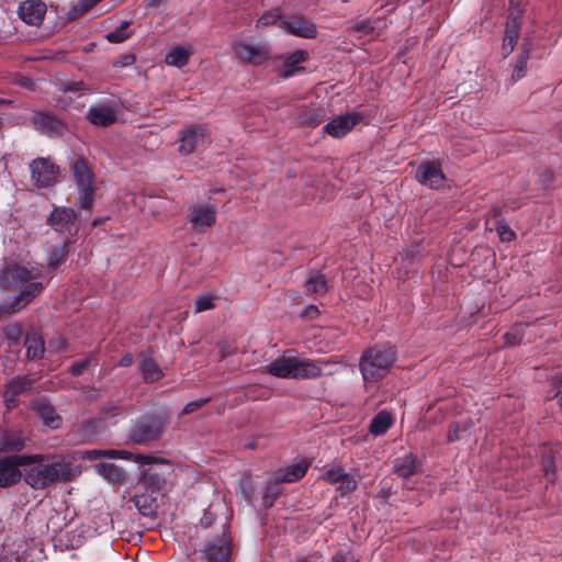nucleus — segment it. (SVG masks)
I'll use <instances>...</instances> for the list:
<instances>
[{
	"instance_id": "nucleus-57",
	"label": "nucleus",
	"mask_w": 562,
	"mask_h": 562,
	"mask_svg": "<svg viewBox=\"0 0 562 562\" xmlns=\"http://www.w3.org/2000/svg\"><path fill=\"white\" fill-rule=\"evenodd\" d=\"M331 562H355V561H353V557L350 554V552L340 550L333 555Z\"/></svg>"
},
{
	"instance_id": "nucleus-21",
	"label": "nucleus",
	"mask_w": 562,
	"mask_h": 562,
	"mask_svg": "<svg viewBox=\"0 0 562 562\" xmlns=\"http://www.w3.org/2000/svg\"><path fill=\"white\" fill-rule=\"evenodd\" d=\"M209 562H226L231 554V540L223 533L221 538L210 542L203 550Z\"/></svg>"
},
{
	"instance_id": "nucleus-1",
	"label": "nucleus",
	"mask_w": 562,
	"mask_h": 562,
	"mask_svg": "<svg viewBox=\"0 0 562 562\" xmlns=\"http://www.w3.org/2000/svg\"><path fill=\"white\" fill-rule=\"evenodd\" d=\"M26 457L34 459L23 465V481L33 490H45L58 482L68 483L74 480L72 467L61 456L33 453Z\"/></svg>"
},
{
	"instance_id": "nucleus-50",
	"label": "nucleus",
	"mask_w": 562,
	"mask_h": 562,
	"mask_svg": "<svg viewBox=\"0 0 562 562\" xmlns=\"http://www.w3.org/2000/svg\"><path fill=\"white\" fill-rule=\"evenodd\" d=\"M92 360H93V355H90L89 357H87L85 359L74 362L69 368L70 374L72 376H80L89 368Z\"/></svg>"
},
{
	"instance_id": "nucleus-47",
	"label": "nucleus",
	"mask_w": 562,
	"mask_h": 562,
	"mask_svg": "<svg viewBox=\"0 0 562 562\" xmlns=\"http://www.w3.org/2000/svg\"><path fill=\"white\" fill-rule=\"evenodd\" d=\"M120 414V406L114 403L104 404L99 412L97 422L105 423Z\"/></svg>"
},
{
	"instance_id": "nucleus-44",
	"label": "nucleus",
	"mask_w": 562,
	"mask_h": 562,
	"mask_svg": "<svg viewBox=\"0 0 562 562\" xmlns=\"http://www.w3.org/2000/svg\"><path fill=\"white\" fill-rule=\"evenodd\" d=\"M5 339L9 340L11 346H16L20 344L23 331L19 324H10L3 327L2 329Z\"/></svg>"
},
{
	"instance_id": "nucleus-12",
	"label": "nucleus",
	"mask_w": 562,
	"mask_h": 562,
	"mask_svg": "<svg viewBox=\"0 0 562 562\" xmlns=\"http://www.w3.org/2000/svg\"><path fill=\"white\" fill-rule=\"evenodd\" d=\"M233 49L238 59L243 63L255 66L262 65L269 59V48L266 44H250L247 42H235Z\"/></svg>"
},
{
	"instance_id": "nucleus-36",
	"label": "nucleus",
	"mask_w": 562,
	"mask_h": 562,
	"mask_svg": "<svg viewBox=\"0 0 562 562\" xmlns=\"http://www.w3.org/2000/svg\"><path fill=\"white\" fill-rule=\"evenodd\" d=\"M71 244L70 239H67L60 246H56L53 248L49 261H48V270L53 271L59 267L63 262L66 261L69 254V246Z\"/></svg>"
},
{
	"instance_id": "nucleus-15",
	"label": "nucleus",
	"mask_w": 562,
	"mask_h": 562,
	"mask_svg": "<svg viewBox=\"0 0 562 562\" xmlns=\"http://www.w3.org/2000/svg\"><path fill=\"white\" fill-rule=\"evenodd\" d=\"M416 180L430 189H439L443 187L446 177L436 161H424L422 162L415 175Z\"/></svg>"
},
{
	"instance_id": "nucleus-24",
	"label": "nucleus",
	"mask_w": 562,
	"mask_h": 562,
	"mask_svg": "<svg viewBox=\"0 0 562 562\" xmlns=\"http://www.w3.org/2000/svg\"><path fill=\"white\" fill-rule=\"evenodd\" d=\"M132 502L140 515L149 518L156 517L159 507L158 495L144 491L143 493L135 494L132 497Z\"/></svg>"
},
{
	"instance_id": "nucleus-9",
	"label": "nucleus",
	"mask_w": 562,
	"mask_h": 562,
	"mask_svg": "<svg viewBox=\"0 0 562 562\" xmlns=\"http://www.w3.org/2000/svg\"><path fill=\"white\" fill-rule=\"evenodd\" d=\"M32 439L22 429L5 428L0 430V453L21 454Z\"/></svg>"
},
{
	"instance_id": "nucleus-45",
	"label": "nucleus",
	"mask_w": 562,
	"mask_h": 562,
	"mask_svg": "<svg viewBox=\"0 0 562 562\" xmlns=\"http://www.w3.org/2000/svg\"><path fill=\"white\" fill-rule=\"evenodd\" d=\"M347 474L348 473L345 472L341 467H334L326 470L323 473L322 479L329 484H338L347 476Z\"/></svg>"
},
{
	"instance_id": "nucleus-5",
	"label": "nucleus",
	"mask_w": 562,
	"mask_h": 562,
	"mask_svg": "<svg viewBox=\"0 0 562 562\" xmlns=\"http://www.w3.org/2000/svg\"><path fill=\"white\" fill-rule=\"evenodd\" d=\"M34 458L26 454H5L0 458V488H9L23 480V465Z\"/></svg>"
},
{
	"instance_id": "nucleus-40",
	"label": "nucleus",
	"mask_w": 562,
	"mask_h": 562,
	"mask_svg": "<svg viewBox=\"0 0 562 562\" xmlns=\"http://www.w3.org/2000/svg\"><path fill=\"white\" fill-rule=\"evenodd\" d=\"M38 414L44 424L53 429L57 428L60 423V417L56 414L54 407L49 404H41L38 406Z\"/></svg>"
},
{
	"instance_id": "nucleus-32",
	"label": "nucleus",
	"mask_w": 562,
	"mask_h": 562,
	"mask_svg": "<svg viewBox=\"0 0 562 562\" xmlns=\"http://www.w3.org/2000/svg\"><path fill=\"white\" fill-rule=\"evenodd\" d=\"M308 58V53L303 49L295 50L291 53L286 58L284 59L283 64V76L285 78L294 76L296 72L303 70L302 67H300V64L304 63Z\"/></svg>"
},
{
	"instance_id": "nucleus-18",
	"label": "nucleus",
	"mask_w": 562,
	"mask_h": 562,
	"mask_svg": "<svg viewBox=\"0 0 562 562\" xmlns=\"http://www.w3.org/2000/svg\"><path fill=\"white\" fill-rule=\"evenodd\" d=\"M205 128L202 125H192L186 127L179 133V153L189 155L194 151L196 146L204 138Z\"/></svg>"
},
{
	"instance_id": "nucleus-63",
	"label": "nucleus",
	"mask_w": 562,
	"mask_h": 562,
	"mask_svg": "<svg viewBox=\"0 0 562 562\" xmlns=\"http://www.w3.org/2000/svg\"><path fill=\"white\" fill-rule=\"evenodd\" d=\"M105 452L104 451H101V450H91V451H88L87 452V456L90 460H95L97 458H99L100 456L104 454Z\"/></svg>"
},
{
	"instance_id": "nucleus-6",
	"label": "nucleus",
	"mask_w": 562,
	"mask_h": 562,
	"mask_svg": "<svg viewBox=\"0 0 562 562\" xmlns=\"http://www.w3.org/2000/svg\"><path fill=\"white\" fill-rule=\"evenodd\" d=\"M31 180L40 189L53 187L57 182L59 166L49 157H38L30 162Z\"/></svg>"
},
{
	"instance_id": "nucleus-28",
	"label": "nucleus",
	"mask_w": 562,
	"mask_h": 562,
	"mask_svg": "<svg viewBox=\"0 0 562 562\" xmlns=\"http://www.w3.org/2000/svg\"><path fill=\"white\" fill-rule=\"evenodd\" d=\"M322 360H300L295 359L294 379H315L322 375Z\"/></svg>"
},
{
	"instance_id": "nucleus-23",
	"label": "nucleus",
	"mask_w": 562,
	"mask_h": 562,
	"mask_svg": "<svg viewBox=\"0 0 562 562\" xmlns=\"http://www.w3.org/2000/svg\"><path fill=\"white\" fill-rule=\"evenodd\" d=\"M422 462L413 453H406L394 460L393 472L402 477L409 479L420 471Z\"/></svg>"
},
{
	"instance_id": "nucleus-34",
	"label": "nucleus",
	"mask_w": 562,
	"mask_h": 562,
	"mask_svg": "<svg viewBox=\"0 0 562 562\" xmlns=\"http://www.w3.org/2000/svg\"><path fill=\"white\" fill-rule=\"evenodd\" d=\"M24 346L26 348V357L29 359L35 360L43 357L45 346L42 337L37 333H27L25 336Z\"/></svg>"
},
{
	"instance_id": "nucleus-7",
	"label": "nucleus",
	"mask_w": 562,
	"mask_h": 562,
	"mask_svg": "<svg viewBox=\"0 0 562 562\" xmlns=\"http://www.w3.org/2000/svg\"><path fill=\"white\" fill-rule=\"evenodd\" d=\"M40 277L41 272L37 270H32L18 263H10L3 268L0 274V283L2 288L12 290L23 284L26 286L32 282H40L37 280Z\"/></svg>"
},
{
	"instance_id": "nucleus-49",
	"label": "nucleus",
	"mask_w": 562,
	"mask_h": 562,
	"mask_svg": "<svg viewBox=\"0 0 562 562\" xmlns=\"http://www.w3.org/2000/svg\"><path fill=\"white\" fill-rule=\"evenodd\" d=\"M99 472L112 482L119 481L122 476L121 470L115 464H100Z\"/></svg>"
},
{
	"instance_id": "nucleus-11",
	"label": "nucleus",
	"mask_w": 562,
	"mask_h": 562,
	"mask_svg": "<svg viewBox=\"0 0 562 562\" xmlns=\"http://www.w3.org/2000/svg\"><path fill=\"white\" fill-rule=\"evenodd\" d=\"M364 115L358 111H349L331 119L324 131L335 138L345 137L356 125L361 123Z\"/></svg>"
},
{
	"instance_id": "nucleus-19",
	"label": "nucleus",
	"mask_w": 562,
	"mask_h": 562,
	"mask_svg": "<svg viewBox=\"0 0 562 562\" xmlns=\"http://www.w3.org/2000/svg\"><path fill=\"white\" fill-rule=\"evenodd\" d=\"M76 217L77 213L72 207L59 206L54 207V210L50 213V216L47 220V223L56 232H70L71 227L74 226Z\"/></svg>"
},
{
	"instance_id": "nucleus-46",
	"label": "nucleus",
	"mask_w": 562,
	"mask_h": 562,
	"mask_svg": "<svg viewBox=\"0 0 562 562\" xmlns=\"http://www.w3.org/2000/svg\"><path fill=\"white\" fill-rule=\"evenodd\" d=\"M358 487V481L351 474H347V476L339 483L337 488L339 496L345 497L355 492Z\"/></svg>"
},
{
	"instance_id": "nucleus-59",
	"label": "nucleus",
	"mask_w": 562,
	"mask_h": 562,
	"mask_svg": "<svg viewBox=\"0 0 562 562\" xmlns=\"http://www.w3.org/2000/svg\"><path fill=\"white\" fill-rule=\"evenodd\" d=\"M133 363L132 353H125L119 361L120 367H130Z\"/></svg>"
},
{
	"instance_id": "nucleus-41",
	"label": "nucleus",
	"mask_w": 562,
	"mask_h": 562,
	"mask_svg": "<svg viewBox=\"0 0 562 562\" xmlns=\"http://www.w3.org/2000/svg\"><path fill=\"white\" fill-rule=\"evenodd\" d=\"M528 59H529V50L524 49L519 54L516 65L514 67L513 74H512V80L514 82L518 81L519 79H521L525 76Z\"/></svg>"
},
{
	"instance_id": "nucleus-38",
	"label": "nucleus",
	"mask_w": 562,
	"mask_h": 562,
	"mask_svg": "<svg viewBox=\"0 0 562 562\" xmlns=\"http://www.w3.org/2000/svg\"><path fill=\"white\" fill-rule=\"evenodd\" d=\"M282 482L278 481V477L274 476L273 481L269 482L265 491L262 493V505L265 508H270L273 506L274 502L281 494V484Z\"/></svg>"
},
{
	"instance_id": "nucleus-25",
	"label": "nucleus",
	"mask_w": 562,
	"mask_h": 562,
	"mask_svg": "<svg viewBox=\"0 0 562 562\" xmlns=\"http://www.w3.org/2000/svg\"><path fill=\"white\" fill-rule=\"evenodd\" d=\"M138 484L145 492L159 495L161 488L166 484V479L164 474L158 472L156 469L148 468L142 472Z\"/></svg>"
},
{
	"instance_id": "nucleus-53",
	"label": "nucleus",
	"mask_w": 562,
	"mask_h": 562,
	"mask_svg": "<svg viewBox=\"0 0 562 562\" xmlns=\"http://www.w3.org/2000/svg\"><path fill=\"white\" fill-rule=\"evenodd\" d=\"M214 306L213 299L211 295L202 294L199 295L195 300V311L203 312L210 310Z\"/></svg>"
},
{
	"instance_id": "nucleus-35",
	"label": "nucleus",
	"mask_w": 562,
	"mask_h": 562,
	"mask_svg": "<svg viewBox=\"0 0 562 562\" xmlns=\"http://www.w3.org/2000/svg\"><path fill=\"white\" fill-rule=\"evenodd\" d=\"M190 50L182 47L176 46L172 47L165 57V61L167 65L175 66L181 68L186 66L189 61Z\"/></svg>"
},
{
	"instance_id": "nucleus-17",
	"label": "nucleus",
	"mask_w": 562,
	"mask_h": 562,
	"mask_svg": "<svg viewBox=\"0 0 562 562\" xmlns=\"http://www.w3.org/2000/svg\"><path fill=\"white\" fill-rule=\"evenodd\" d=\"M326 115V111L321 105H302L294 113V121L299 126L316 127Z\"/></svg>"
},
{
	"instance_id": "nucleus-30",
	"label": "nucleus",
	"mask_w": 562,
	"mask_h": 562,
	"mask_svg": "<svg viewBox=\"0 0 562 562\" xmlns=\"http://www.w3.org/2000/svg\"><path fill=\"white\" fill-rule=\"evenodd\" d=\"M308 469V463L305 461H300L296 463H292L284 469H281L276 476L279 482L282 483H292L302 479Z\"/></svg>"
},
{
	"instance_id": "nucleus-61",
	"label": "nucleus",
	"mask_w": 562,
	"mask_h": 562,
	"mask_svg": "<svg viewBox=\"0 0 562 562\" xmlns=\"http://www.w3.org/2000/svg\"><path fill=\"white\" fill-rule=\"evenodd\" d=\"M136 461L139 462L140 464H150L153 462V459L149 456L137 454Z\"/></svg>"
},
{
	"instance_id": "nucleus-48",
	"label": "nucleus",
	"mask_w": 562,
	"mask_h": 562,
	"mask_svg": "<svg viewBox=\"0 0 562 562\" xmlns=\"http://www.w3.org/2000/svg\"><path fill=\"white\" fill-rule=\"evenodd\" d=\"M127 26H128V22H123V24L121 26L116 27L112 32H109L105 35V38L110 43H122V42H124L130 36L128 33L126 32Z\"/></svg>"
},
{
	"instance_id": "nucleus-14",
	"label": "nucleus",
	"mask_w": 562,
	"mask_h": 562,
	"mask_svg": "<svg viewBox=\"0 0 562 562\" xmlns=\"http://www.w3.org/2000/svg\"><path fill=\"white\" fill-rule=\"evenodd\" d=\"M43 290L42 282H32L24 286L10 305L0 304V319L2 316L13 314L31 303Z\"/></svg>"
},
{
	"instance_id": "nucleus-43",
	"label": "nucleus",
	"mask_w": 562,
	"mask_h": 562,
	"mask_svg": "<svg viewBox=\"0 0 562 562\" xmlns=\"http://www.w3.org/2000/svg\"><path fill=\"white\" fill-rule=\"evenodd\" d=\"M470 428V423L468 422H457L450 424L447 434L448 442H456L461 439V432L468 431Z\"/></svg>"
},
{
	"instance_id": "nucleus-16",
	"label": "nucleus",
	"mask_w": 562,
	"mask_h": 562,
	"mask_svg": "<svg viewBox=\"0 0 562 562\" xmlns=\"http://www.w3.org/2000/svg\"><path fill=\"white\" fill-rule=\"evenodd\" d=\"M87 117L95 126L106 127L117 121V109L115 104H99L89 108Z\"/></svg>"
},
{
	"instance_id": "nucleus-37",
	"label": "nucleus",
	"mask_w": 562,
	"mask_h": 562,
	"mask_svg": "<svg viewBox=\"0 0 562 562\" xmlns=\"http://www.w3.org/2000/svg\"><path fill=\"white\" fill-rule=\"evenodd\" d=\"M304 288L307 293L323 295L327 292V280L322 273H313L305 281Z\"/></svg>"
},
{
	"instance_id": "nucleus-52",
	"label": "nucleus",
	"mask_w": 562,
	"mask_h": 562,
	"mask_svg": "<svg viewBox=\"0 0 562 562\" xmlns=\"http://www.w3.org/2000/svg\"><path fill=\"white\" fill-rule=\"evenodd\" d=\"M210 402V397H202L192 402H189L183 407L181 414L182 415H189L198 411L199 408L203 407L205 404Z\"/></svg>"
},
{
	"instance_id": "nucleus-42",
	"label": "nucleus",
	"mask_w": 562,
	"mask_h": 562,
	"mask_svg": "<svg viewBox=\"0 0 562 562\" xmlns=\"http://www.w3.org/2000/svg\"><path fill=\"white\" fill-rule=\"evenodd\" d=\"M285 16H282L279 9H273L265 12L257 21L256 26H269L278 24L280 26L281 20Z\"/></svg>"
},
{
	"instance_id": "nucleus-56",
	"label": "nucleus",
	"mask_w": 562,
	"mask_h": 562,
	"mask_svg": "<svg viewBox=\"0 0 562 562\" xmlns=\"http://www.w3.org/2000/svg\"><path fill=\"white\" fill-rule=\"evenodd\" d=\"M319 315V310L316 305H308L301 312V317L313 321Z\"/></svg>"
},
{
	"instance_id": "nucleus-58",
	"label": "nucleus",
	"mask_w": 562,
	"mask_h": 562,
	"mask_svg": "<svg viewBox=\"0 0 562 562\" xmlns=\"http://www.w3.org/2000/svg\"><path fill=\"white\" fill-rule=\"evenodd\" d=\"M218 349H220V358L221 359H224L227 356L235 352V349L229 348L226 342H220Z\"/></svg>"
},
{
	"instance_id": "nucleus-54",
	"label": "nucleus",
	"mask_w": 562,
	"mask_h": 562,
	"mask_svg": "<svg viewBox=\"0 0 562 562\" xmlns=\"http://www.w3.org/2000/svg\"><path fill=\"white\" fill-rule=\"evenodd\" d=\"M553 396L559 398V404L562 409V372L557 373L551 383Z\"/></svg>"
},
{
	"instance_id": "nucleus-27",
	"label": "nucleus",
	"mask_w": 562,
	"mask_h": 562,
	"mask_svg": "<svg viewBox=\"0 0 562 562\" xmlns=\"http://www.w3.org/2000/svg\"><path fill=\"white\" fill-rule=\"evenodd\" d=\"M538 324L537 322L532 323H516L514 324L508 331H506L503 336L505 340V346L514 347L522 341H531V337H527V329L532 328Z\"/></svg>"
},
{
	"instance_id": "nucleus-13",
	"label": "nucleus",
	"mask_w": 562,
	"mask_h": 562,
	"mask_svg": "<svg viewBox=\"0 0 562 562\" xmlns=\"http://www.w3.org/2000/svg\"><path fill=\"white\" fill-rule=\"evenodd\" d=\"M280 29L291 35L303 38H315L317 36L316 25L307 18L293 14L281 20Z\"/></svg>"
},
{
	"instance_id": "nucleus-10",
	"label": "nucleus",
	"mask_w": 562,
	"mask_h": 562,
	"mask_svg": "<svg viewBox=\"0 0 562 562\" xmlns=\"http://www.w3.org/2000/svg\"><path fill=\"white\" fill-rule=\"evenodd\" d=\"M32 124L34 128L47 137H61L67 132L66 123L49 112H36L33 115Z\"/></svg>"
},
{
	"instance_id": "nucleus-26",
	"label": "nucleus",
	"mask_w": 562,
	"mask_h": 562,
	"mask_svg": "<svg viewBox=\"0 0 562 562\" xmlns=\"http://www.w3.org/2000/svg\"><path fill=\"white\" fill-rule=\"evenodd\" d=\"M296 357H281L272 361L267 367V372L281 379H294Z\"/></svg>"
},
{
	"instance_id": "nucleus-8",
	"label": "nucleus",
	"mask_w": 562,
	"mask_h": 562,
	"mask_svg": "<svg viewBox=\"0 0 562 562\" xmlns=\"http://www.w3.org/2000/svg\"><path fill=\"white\" fill-rule=\"evenodd\" d=\"M217 209L211 203H196L189 207L188 222L193 231L203 233L216 223Z\"/></svg>"
},
{
	"instance_id": "nucleus-33",
	"label": "nucleus",
	"mask_w": 562,
	"mask_h": 562,
	"mask_svg": "<svg viewBox=\"0 0 562 562\" xmlns=\"http://www.w3.org/2000/svg\"><path fill=\"white\" fill-rule=\"evenodd\" d=\"M393 423L392 414L387 411H381L372 418L369 431L373 436H382L392 427Z\"/></svg>"
},
{
	"instance_id": "nucleus-31",
	"label": "nucleus",
	"mask_w": 562,
	"mask_h": 562,
	"mask_svg": "<svg viewBox=\"0 0 562 562\" xmlns=\"http://www.w3.org/2000/svg\"><path fill=\"white\" fill-rule=\"evenodd\" d=\"M540 465L544 477L550 483H554L557 481L555 452L551 447H542Z\"/></svg>"
},
{
	"instance_id": "nucleus-60",
	"label": "nucleus",
	"mask_w": 562,
	"mask_h": 562,
	"mask_svg": "<svg viewBox=\"0 0 562 562\" xmlns=\"http://www.w3.org/2000/svg\"><path fill=\"white\" fill-rule=\"evenodd\" d=\"M514 47H515V44H508L507 42L503 41L502 54H503L504 58H506L507 56H509L512 54V52L514 50Z\"/></svg>"
},
{
	"instance_id": "nucleus-3",
	"label": "nucleus",
	"mask_w": 562,
	"mask_h": 562,
	"mask_svg": "<svg viewBox=\"0 0 562 562\" xmlns=\"http://www.w3.org/2000/svg\"><path fill=\"white\" fill-rule=\"evenodd\" d=\"M70 172L78 190V206L90 211L93 205L95 186L94 173L82 157H77L70 165Z\"/></svg>"
},
{
	"instance_id": "nucleus-51",
	"label": "nucleus",
	"mask_w": 562,
	"mask_h": 562,
	"mask_svg": "<svg viewBox=\"0 0 562 562\" xmlns=\"http://www.w3.org/2000/svg\"><path fill=\"white\" fill-rule=\"evenodd\" d=\"M496 232L504 241H510L516 237L515 232L503 221L497 222Z\"/></svg>"
},
{
	"instance_id": "nucleus-55",
	"label": "nucleus",
	"mask_w": 562,
	"mask_h": 562,
	"mask_svg": "<svg viewBox=\"0 0 562 562\" xmlns=\"http://www.w3.org/2000/svg\"><path fill=\"white\" fill-rule=\"evenodd\" d=\"M352 30L359 33L370 34L374 31V25L371 20H362L357 22Z\"/></svg>"
},
{
	"instance_id": "nucleus-64",
	"label": "nucleus",
	"mask_w": 562,
	"mask_h": 562,
	"mask_svg": "<svg viewBox=\"0 0 562 562\" xmlns=\"http://www.w3.org/2000/svg\"><path fill=\"white\" fill-rule=\"evenodd\" d=\"M111 453H115V454H119L122 459H130L132 457V453L131 452H127V451H111Z\"/></svg>"
},
{
	"instance_id": "nucleus-4",
	"label": "nucleus",
	"mask_w": 562,
	"mask_h": 562,
	"mask_svg": "<svg viewBox=\"0 0 562 562\" xmlns=\"http://www.w3.org/2000/svg\"><path fill=\"white\" fill-rule=\"evenodd\" d=\"M165 420L158 415H148L137 420L130 430V438L137 445L148 446L158 441L164 432Z\"/></svg>"
},
{
	"instance_id": "nucleus-62",
	"label": "nucleus",
	"mask_w": 562,
	"mask_h": 562,
	"mask_svg": "<svg viewBox=\"0 0 562 562\" xmlns=\"http://www.w3.org/2000/svg\"><path fill=\"white\" fill-rule=\"evenodd\" d=\"M145 1H146V5L151 7V8H159L167 2V0H145Z\"/></svg>"
},
{
	"instance_id": "nucleus-2",
	"label": "nucleus",
	"mask_w": 562,
	"mask_h": 562,
	"mask_svg": "<svg viewBox=\"0 0 562 562\" xmlns=\"http://www.w3.org/2000/svg\"><path fill=\"white\" fill-rule=\"evenodd\" d=\"M396 361V350L391 345H375L364 350L359 360V370L366 383H378L384 379Z\"/></svg>"
},
{
	"instance_id": "nucleus-22",
	"label": "nucleus",
	"mask_w": 562,
	"mask_h": 562,
	"mask_svg": "<svg viewBox=\"0 0 562 562\" xmlns=\"http://www.w3.org/2000/svg\"><path fill=\"white\" fill-rule=\"evenodd\" d=\"M32 387V380L26 375L16 376L5 384L3 398L8 408L16 405L18 396Z\"/></svg>"
},
{
	"instance_id": "nucleus-20",
	"label": "nucleus",
	"mask_w": 562,
	"mask_h": 562,
	"mask_svg": "<svg viewBox=\"0 0 562 562\" xmlns=\"http://www.w3.org/2000/svg\"><path fill=\"white\" fill-rule=\"evenodd\" d=\"M46 13V4L42 0H26L19 7V16L30 25L42 23Z\"/></svg>"
},
{
	"instance_id": "nucleus-29",
	"label": "nucleus",
	"mask_w": 562,
	"mask_h": 562,
	"mask_svg": "<svg viewBox=\"0 0 562 562\" xmlns=\"http://www.w3.org/2000/svg\"><path fill=\"white\" fill-rule=\"evenodd\" d=\"M140 374L146 383H154L164 376V372L158 363L146 355L142 353L138 364Z\"/></svg>"
},
{
	"instance_id": "nucleus-39",
	"label": "nucleus",
	"mask_w": 562,
	"mask_h": 562,
	"mask_svg": "<svg viewBox=\"0 0 562 562\" xmlns=\"http://www.w3.org/2000/svg\"><path fill=\"white\" fill-rule=\"evenodd\" d=\"M520 21L518 16H509L506 26H505V34H504V42H507L508 44H517L519 34H520Z\"/></svg>"
}]
</instances>
